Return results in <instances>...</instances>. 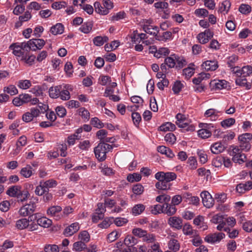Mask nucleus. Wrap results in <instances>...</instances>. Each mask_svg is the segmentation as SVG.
<instances>
[{
	"mask_svg": "<svg viewBox=\"0 0 252 252\" xmlns=\"http://www.w3.org/2000/svg\"><path fill=\"white\" fill-rule=\"evenodd\" d=\"M177 211L176 207L171 203H165L163 205V213L169 216L174 215Z\"/></svg>",
	"mask_w": 252,
	"mask_h": 252,
	"instance_id": "20",
	"label": "nucleus"
},
{
	"mask_svg": "<svg viewBox=\"0 0 252 252\" xmlns=\"http://www.w3.org/2000/svg\"><path fill=\"white\" fill-rule=\"evenodd\" d=\"M36 205L33 202L30 201L29 203L22 206L18 211L19 215L23 217L29 216L31 221L36 219L37 214H32L35 211Z\"/></svg>",
	"mask_w": 252,
	"mask_h": 252,
	"instance_id": "2",
	"label": "nucleus"
},
{
	"mask_svg": "<svg viewBox=\"0 0 252 252\" xmlns=\"http://www.w3.org/2000/svg\"><path fill=\"white\" fill-rule=\"evenodd\" d=\"M20 173L24 177L29 178L32 174V167L30 165H27L26 167L22 168Z\"/></svg>",
	"mask_w": 252,
	"mask_h": 252,
	"instance_id": "44",
	"label": "nucleus"
},
{
	"mask_svg": "<svg viewBox=\"0 0 252 252\" xmlns=\"http://www.w3.org/2000/svg\"><path fill=\"white\" fill-rule=\"evenodd\" d=\"M211 85L215 90H221L226 88L227 86V82L224 80H214L211 83Z\"/></svg>",
	"mask_w": 252,
	"mask_h": 252,
	"instance_id": "25",
	"label": "nucleus"
},
{
	"mask_svg": "<svg viewBox=\"0 0 252 252\" xmlns=\"http://www.w3.org/2000/svg\"><path fill=\"white\" fill-rule=\"evenodd\" d=\"M240 142V149L243 151H248L251 148L250 142L252 140V134L250 133H245L238 137Z\"/></svg>",
	"mask_w": 252,
	"mask_h": 252,
	"instance_id": "8",
	"label": "nucleus"
},
{
	"mask_svg": "<svg viewBox=\"0 0 252 252\" xmlns=\"http://www.w3.org/2000/svg\"><path fill=\"white\" fill-rule=\"evenodd\" d=\"M176 58L175 67L176 68L181 69L187 64V62L183 57L176 55Z\"/></svg>",
	"mask_w": 252,
	"mask_h": 252,
	"instance_id": "37",
	"label": "nucleus"
},
{
	"mask_svg": "<svg viewBox=\"0 0 252 252\" xmlns=\"http://www.w3.org/2000/svg\"><path fill=\"white\" fill-rule=\"evenodd\" d=\"M230 6L231 3L230 1L228 0H224L220 5L219 12L225 15L228 13Z\"/></svg>",
	"mask_w": 252,
	"mask_h": 252,
	"instance_id": "29",
	"label": "nucleus"
},
{
	"mask_svg": "<svg viewBox=\"0 0 252 252\" xmlns=\"http://www.w3.org/2000/svg\"><path fill=\"white\" fill-rule=\"evenodd\" d=\"M108 40V38L107 36L102 37L100 36H98L94 38L93 42L95 45L100 46Z\"/></svg>",
	"mask_w": 252,
	"mask_h": 252,
	"instance_id": "48",
	"label": "nucleus"
},
{
	"mask_svg": "<svg viewBox=\"0 0 252 252\" xmlns=\"http://www.w3.org/2000/svg\"><path fill=\"white\" fill-rule=\"evenodd\" d=\"M36 222L38 225L45 228L49 227L51 225L52 223V220L46 217H41L37 219Z\"/></svg>",
	"mask_w": 252,
	"mask_h": 252,
	"instance_id": "31",
	"label": "nucleus"
},
{
	"mask_svg": "<svg viewBox=\"0 0 252 252\" xmlns=\"http://www.w3.org/2000/svg\"><path fill=\"white\" fill-rule=\"evenodd\" d=\"M146 230H143L140 228H134L132 230V233L135 236L142 239L144 236V235L146 234Z\"/></svg>",
	"mask_w": 252,
	"mask_h": 252,
	"instance_id": "60",
	"label": "nucleus"
},
{
	"mask_svg": "<svg viewBox=\"0 0 252 252\" xmlns=\"http://www.w3.org/2000/svg\"><path fill=\"white\" fill-rule=\"evenodd\" d=\"M69 86L57 85L49 88L48 93L49 96L54 99L60 98L62 100H68L70 98L68 91Z\"/></svg>",
	"mask_w": 252,
	"mask_h": 252,
	"instance_id": "1",
	"label": "nucleus"
},
{
	"mask_svg": "<svg viewBox=\"0 0 252 252\" xmlns=\"http://www.w3.org/2000/svg\"><path fill=\"white\" fill-rule=\"evenodd\" d=\"M64 31L63 26L61 23H58L51 28L50 32L54 35L62 34Z\"/></svg>",
	"mask_w": 252,
	"mask_h": 252,
	"instance_id": "32",
	"label": "nucleus"
},
{
	"mask_svg": "<svg viewBox=\"0 0 252 252\" xmlns=\"http://www.w3.org/2000/svg\"><path fill=\"white\" fill-rule=\"evenodd\" d=\"M201 66L206 70L214 71L218 68V64L216 60L206 61L202 63Z\"/></svg>",
	"mask_w": 252,
	"mask_h": 252,
	"instance_id": "18",
	"label": "nucleus"
},
{
	"mask_svg": "<svg viewBox=\"0 0 252 252\" xmlns=\"http://www.w3.org/2000/svg\"><path fill=\"white\" fill-rule=\"evenodd\" d=\"M86 248V245L82 241H78L73 244V250L76 252H81Z\"/></svg>",
	"mask_w": 252,
	"mask_h": 252,
	"instance_id": "55",
	"label": "nucleus"
},
{
	"mask_svg": "<svg viewBox=\"0 0 252 252\" xmlns=\"http://www.w3.org/2000/svg\"><path fill=\"white\" fill-rule=\"evenodd\" d=\"M252 189V182L248 181L246 183H240L238 184L236 188L237 192L239 193H243L246 191Z\"/></svg>",
	"mask_w": 252,
	"mask_h": 252,
	"instance_id": "19",
	"label": "nucleus"
},
{
	"mask_svg": "<svg viewBox=\"0 0 252 252\" xmlns=\"http://www.w3.org/2000/svg\"><path fill=\"white\" fill-rule=\"evenodd\" d=\"M112 149V146L105 142H100L94 149V153L96 158L102 161L106 158V154Z\"/></svg>",
	"mask_w": 252,
	"mask_h": 252,
	"instance_id": "3",
	"label": "nucleus"
},
{
	"mask_svg": "<svg viewBox=\"0 0 252 252\" xmlns=\"http://www.w3.org/2000/svg\"><path fill=\"white\" fill-rule=\"evenodd\" d=\"M80 229L79 224L78 222H74L67 227L64 230V234L68 237L73 235Z\"/></svg>",
	"mask_w": 252,
	"mask_h": 252,
	"instance_id": "16",
	"label": "nucleus"
},
{
	"mask_svg": "<svg viewBox=\"0 0 252 252\" xmlns=\"http://www.w3.org/2000/svg\"><path fill=\"white\" fill-rule=\"evenodd\" d=\"M219 112L215 109H209L206 111L204 113V116L206 118H209L210 120L212 121H215L217 120L219 117Z\"/></svg>",
	"mask_w": 252,
	"mask_h": 252,
	"instance_id": "21",
	"label": "nucleus"
},
{
	"mask_svg": "<svg viewBox=\"0 0 252 252\" xmlns=\"http://www.w3.org/2000/svg\"><path fill=\"white\" fill-rule=\"evenodd\" d=\"M238 60V57L235 55H232L228 58L227 64L228 66L230 67L231 70L233 69V67H236L234 66V64Z\"/></svg>",
	"mask_w": 252,
	"mask_h": 252,
	"instance_id": "61",
	"label": "nucleus"
},
{
	"mask_svg": "<svg viewBox=\"0 0 252 252\" xmlns=\"http://www.w3.org/2000/svg\"><path fill=\"white\" fill-rule=\"evenodd\" d=\"M17 85L21 89L27 90L31 87L32 83L29 80H20L17 82Z\"/></svg>",
	"mask_w": 252,
	"mask_h": 252,
	"instance_id": "39",
	"label": "nucleus"
},
{
	"mask_svg": "<svg viewBox=\"0 0 252 252\" xmlns=\"http://www.w3.org/2000/svg\"><path fill=\"white\" fill-rule=\"evenodd\" d=\"M21 189L22 187L20 186H13L8 188L6 194L10 197H16Z\"/></svg>",
	"mask_w": 252,
	"mask_h": 252,
	"instance_id": "26",
	"label": "nucleus"
},
{
	"mask_svg": "<svg viewBox=\"0 0 252 252\" xmlns=\"http://www.w3.org/2000/svg\"><path fill=\"white\" fill-rule=\"evenodd\" d=\"M35 56L32 54H30L29 52H28L24 56L22 57L20 59L21 61L23 62L29 66L32 65L34 62Z\"/></svg>",
	"mask_w": 252,
	"mask_h": 252,
	"instance_id": "28",
	"label": "nucleus"
},
{
	"mask_svg": "<svg viewBox=\"0 0 252 252\" xmlns=\"http://www.w3.org/2000/svg\"><path fill=\"white\" fill-rule=\"evenodd\" d=\"M30 194L27 190H21L16 196L18 202H24L27 200Z\"/></svg>",
	"mask_w": 252,
	"mask_h": 252,
	"instance_id": "47",
	"label": "nucleus"
},
{
	"mask_svg": "<svg viewBox=\"0 0 252 252\" xmlns=\"http://www.w3.org/2000/svg\"><path fill=\"white\" fill-rule=\"evenodd\" d=\"M156 236L154 234L148 233L146 231V234L142 238V240L148 243H152L156 241Z\"/></svg>",
	"mask_w": 252,
	"mask_h": 252,
	"instance_id": "52",
	"label": "nucleus"
},
{
	"mask_svg": "<svg viewBox=\"0 0 252 252\" xmlns=\"http://www.w3.org/2000/svg\"><path fill=\"white\" fill-rule=\"evenodd\" d=\"M145 209V207L143 204H136L132 208V213L134 216L139 215L144 211Z\"/></svg>",
	"mask_w": 252,
	"mask_h": 252,
	"instance_id": "42",
	"label": "nucleus"
},
{
	"mask_svg": "<svg viewBox=\"0 0 252 252\" xmlns=\"http://www.w3.org/2000/svg\"><path fill=\"white\" fill-rule=\"evenodd\" d=\"M79 115L85 121H88L90 119V114L89 112L84 107L80 108L78 110Z\"/></svg>",
	"mask_w": 252,
	"mask_h": 252,
	"instance_id": "53",
	"label": "nucleus"
},
{
	"mask_svg": "<svg viewBox=\"0 0 252 252\" xmlns=\"http://www.w3.org/2000/svg\"><path fill=\"white\" fill-rule=\"evenodd\" d=\"M231 72L233 74H235L236 76L237 77H246L245 76V74L243 71V68H240L238 66H236V67H233V69L231 70Z\"/></svg>",
	"mask_w": 252,
	"mask_h": 252,
	"instance_id": "59",
	"label": "nucleus"
},
{
	"mask_svg": "<svg viewBox=\"0 0 252 252\" xmlns=\"http://www.w3.org/2000/svg\"><path fill=\"white\" fill-rule=\"evenodd\" d=\"M182 227L183 233L186 235H193L196 233L189 223H185L184 225H183Z\"/></svg>",
	"mask_w": 252,
	"mask_h": 252,
	"instance_id": "41",
	"label": "nucleus"
},
{
	"mask_svg": "<svg viewBox=\"0 0 252 252\" xmlns=\"http://www.w3.org/2000/svg\"><path fill=\"white\" fill-rule=\"evenodd\" d=\"M74 209L69 206L65 207L62 211V219L67 217L70 214H72Z\"/></svg>",
	"mask_w": 252,
	"mask_h": 252,
	"instance_id": "63",
	"label": "nucleus"
},
{
	"mask_svg": "<svg viewBox=\"0 0 252 252\" xmlns=\"http://www.w3.org/2000/svg\"><path fill=\"white\" fill-rule=\"evenodd\" d=\"M137 243V239L131 235L127 236L124 240V244L127 247L134 246Z\"/></svg>",
	"mask_w": 252,
	"mask_h": 252,
	"instance_id": "46",
	"label": "nucleus"
},
{
	"mask_svg": "<svg viewBox=\"0 0 252 252\" xmlns=\"http://www.w3.org/2000/svg\"><path fill=\"white\" fill-rule=\"evenodd\" d=\"M40 114V111L38 107H33L30 111L24 113L22 116V120L26 123L32 121L34 118L37 117Z\"/></svg>",
	"mask_w": 252,
	"mask_h": 252,
	"instance_id": "11",
	"label": "nucleus"
},
{
	"mask_svg": "<svg viewBox=\"0 0 252 252\" xmlns=\"http://www.w3.org/2000/svg\"><path fill=\"white\" fill-rule=\"evenodd\" d=\"M177 121L176 124L181 128H186L187 131H192L195 130V126L193 125H189L190 121L187 118V117L183 114L178 113L176 116Z\"/></svg>",
	"mask_w": 252,
	"mask_h": 252,
	"instance_id": "4",
	"label": "nucleus"
},
{
	"mask_svg": "<svg viewBox=\"0 0 252 252\" xmlns=\"http://www.w3.org/2000/svg\"><path fill=\"white\" fill-rule=\"evenodd\" d=\"M29 222H30L29 219L22 218L16 221L15 227L19 230H24L27 228Z\"/></svg>",
	"mask_w": 252,
	"mask_h": 252,
	"instance_id": "23",
	"label": "nucleus"
},
{
	"mask_svg": "<svg viewBox=\"0 0 252 252\" xmlns=\"http://www.w3.org/2000/svg\"><path fill=\"white\" fill-rule=\"evenodd\" d=\"M158 151L161 154L166 155L169 158H172L174 157V154L172 151L169 148L164 146H159L157 147Z\"/></svg>",
	"mask_w": 252,
	"mask_h": 252,
	"instance_id": "27",
	"label": "nucleus"
},
{
	"mask_svg": "<svg viewBox=\"0 0 252 252\" xmlns=\"http://www.w3.org/2000/svg\"><path fill=\"white\" fill-rule=\"evenodd\" d=\"M230 156L232 157V160L236 163L240 164L245 162L246 157L245 154L242 153L243 150L238 146H231Z\"/></svg>",
	"mask_w": 252,
	"mask_h": 252,
	"instance_id": "7",
	"label": "nucleus"
},
{
	"mask_svg": "<svg viewBox=\"0 0 252 252\" xmlns=\"http://www.w3.org/2000/svg\"><path fill=\"white\" fill-rule=\"evenodd\" d=\"M34 192L36 195L38 196H42L44 193L49 191H48V189H46L44 185H43L42 182L40 181L39 185L36 186Z\"/></svg>",
	"mask_w": 252,
	"mask_h": 252,
	"instance_id": "35",
	"label": "nucleus"
},
{
	"mask_svg": "<svg viewBox=\"0 0 252 252\" xmlns=\"http://www.w3.org/2000/svg\"><path fill=\"white\" fill-rule=\"evenodd\" d=\"M25 42L14 43L10 45L9 49L12 50V53L17 57V59H21L28 52H29L26 47Z\"/></svg>",
	"mask_w": 252,
	"mask_h": 252,
	"instance_id": "5",
	"label": "nucleus"
},
{
	"mask_svg": "<svg viewBox=\"0 0 252 252\" xmlns=\"http://www.w3.org/2000/svg\"><path fill=\"white\" fill-rule=\"evenodd\" d=\"M202 203L206 208L212 207L214 203V200L210 193L207 191H203L200 193Z\"/></svg>",
	"mask_w": 252,
	"mask_h": 252,
	"instance_id": "13",
	"label": "nucleus"
},
{
	"mask_svg": "<svg viewBox=\"0 0 252 252\" xmlns=\"http://www.w3.org/2000/svg\"><path fill=\"white\" fill-rule=\"evenodd\" d=\"M225 237V235L222 232H215L210 233L206 236L204 241L208 243L215 244L219 243Z\"/></svg>",
	"mask_w": 252,
	"mask_h": 252,
	"instance_id": "9",
	"label": "nucleus"
},
{
	"mask_svg": "<svg viewBox=\"0 0 252 252\" xmlns=\"http://www.w3.org/2000/svg\"><path fill=\"white\" fill-rule=\"evenodd\" d=\"M225 148L220 142H216L211 146L210 150L212 153L219 154L223 152Z\"/></svg>",
	"mask_w": 252,
	"mask_h": 252,
	"instance_id": "22",
	"label": "nucleus"
},
{
	"mask_svg": "<svg viewBox=\"0 0 252 252\" xmlns=\"http://www.w3.org/2000/svg\"><path fill=\"white\" fill-rule=\"evenodd\" d=\"M126 17V13L124 11H120L118 13H115L111 17V20L113 21H118L125 19Z\"/></svg>",
	"mask_w": 252,
	"mask_h": 252,
	"instance_id": "62",
	"label": "nucleus"
},
{
	"mask_svg": "<svg viewBox=\"0 0 252 252\" xmlns=\"http://www.w3.org/2000/svg\"><path fill=\"white\" fill-rule=\"evenodd\" d=\"M80 138V135L73 134L68 136L67 143L69 146H72L75 144L76 140H79Z\"/></svg>",
	"mask_w": 252,
	"mask_h": 252,
	"instance_id": "64",
	"label": "nucleus"
},
{
	"mask_svg": "<svg viewBox=\"0 0 252 252\" xmlns=\"http://www.w3.org/2000/svg\"><path fill=\"white\" fill-rule=\"evenodd\" d=\"M194 64L193 63H190L189 67L183 70V75L185 76L187 79L190 78L194 74Z\"/></svg>",
	"mask_w": 252,
	"mask_h": 252,
	"instance_id": "36",
	"label": "nucleus"
},
{
	"mask_svg": "<svg viewBox=\"0 0 252 252\" xmlns=\"http://www.w3.org/2000/svg\"><path fill=\"white\" fill-rule=\"evenodd\" d=\"M201 128L197 133L198 135L202 139L208 138L212 135V132L215 129V127L212 124L202 123L199 125Z\"/></svg>",
	"mask_w": 252,
	"mask_h": 252,
	"instance_id": "6",
	"label": "nucleus"
},
{
	"mask_svg": "<svg viewBox=\"0 0 252 252\" xmlns=\"http://www.w3.org/2000/svg\"><path fill=\"white\" fill-rule=\"evenodd\" d=\"M121 236V233L118 231L114 230L110 233L107 236V241L109 242H113L119 238Z\"/></svg>",
	"mask_w": 252,
	"mask_h": 252,
	"instance_id": "54",
	"label": "nucleus"
},
{
	"mask_svg": "<svg viewBox=\"0 0 252 252\" xmlns=\"http://www.w3.org/2000/svg\"><path fill=\"white\" fill-rule=\"evenodd\" d=\"M168 247L170 250L176 252L180 250V245L177 240L172 239L168 243Z\"/></svg>",
	"mask_w": 252,
	"mask_h": 252,
	"instance_id": "30",
	"label": "nucleus"
},
{
	"mask_svg": "<svg viewBox=\"0 0 252 252\" xmlns=\"http://www.w3.org/2000/svg\"><path fill=\"white\" fill-rule=\"evenodd\" d=\"M144 31L146 33L152 35L156 38L158 35V34L159 32V29L157 26H153L149 28H145Z\"/></svg>",
	"mask_w": 252,
	"mask_h": 252,
	"instance_id": "45",
	"label": "nucleus"
},
{
	"mask_svg": "<svg viewBox=\"0 0 252 252\" xmlns=\"http://www.w3.org/2000/svg\"><path fill=\"white\" fill-rule=\"evenodd\" d=\"M158 182L156 183L155 186L158 189L166 190L170 189L172 184L168 183L163 180H158Z\"/></svg>",
	"mask_w": 252,
	"mask_h": 252,
	"instance_id": "24",
	"label": "nucleus"
},
{
	"mask_svg": "<svg viewBox=\"0 0 252 252\" xmlns=\"http://www.w3.org/2000/svg\"><path fill=\"white\" fill-rule=\"evenodd\" d=\"M159 129L162 131H173L176 129V126L171 122H167L162 124Z\"/></svg>",
	"mask_w": 252,
	"mask_h": 252,
	"instance_id": "38",
	"label": "nucleus"
},
{
	"mask_svg": "<svg viewBox=\"0 0 252 252\" xmlns=\"http://www.w3.org/2000/svg\"><path fill=\"white\" fill-rule=\"evenodd\" d=\"M29 52L31 50L35 51L37 50V46L35 39H30L28 42H24Z\"/></svg>",
	"mask_w": 252,
	"mask_h": 252,
	"instance_id": "56",
	"label": "nucleus"
},
{
	"mask_svg": "<svg viewBox=\"0 0 252 252\" xmlns=\"http://www.w3.org/2000/svg\"><path fill=\"white\" fill-rule=\"evenodd\" d=\"M167 222L172 228L177 230H180L182 228L183 220L180 217L176 216L171 217L168 219Z\"/></svg>",
	"mask_w": 252,
	"mask_h": 252,
	"instance_id": "15",
	"label": "nucleus"
},
{
	"mask_svg": "<svg viewBox=\"0 0 252 252\" xmlns=\"http://www.w3.org/2000/svg\"><path fill=\"white\" fill-rule=\"evenodd\" d=\"M62 208L60 206H53L49 208L47 211V214L50 215L55 220H59L62 219Z\"/></svg>",
	"mask_w": 252,
	"mask_h": 252,
	"instance_id": "12",
	"label": "nucleus"
},
{
	"mask_svg": "<svg viewBox=\"0 0 252 252\" xmlns=\"http://www.w3.org/2000/svg\"><path fill=\"white\" fill-rule=\"evenodd\" d=\"M214 33L209 29L205 30L204 32L199 33L197 38L199 43L204 44L207 43L209 40L213 37Z\"/></svg>",
	"mask_w": 252,
	"mask_h": 252,
	"instance_id": "14",
	"label": "nucleus"
},
{
	"mask_svg": "<svg viewBox=\"0 0 252 252\" xmlns=\"http://www.w3.org/2000/svg\"><path fill=\"white\" fill-rule=\"evenodd\" d=\"M131 118L134 126L138 127L141 121V117L140 114L138 112H133L131 114Z\"/></svg>",
	"mask_w": 252,
	"mask_h": 252,
	"instance_id": "58",
	"label": "nucleus"
},
{
	"mask_svg": "<svg viewBox=\"0 0 252 252\" xmlns=\"http://www.w3.org/2000/svg\"><path fill=\"white\" fill-rule=\"evenodd\" d=\"M235 83L237 85L241 87H246L248 89H249L251 87V85L247 83V80L246 77H238L235 79Z\"/></svg>",
	"mask_w": 252,
	"mask_h": 252,
	"instance_id": "50",
	"label": "nucleus"
},
{
	"mask_svg": "<svg viewBox=\"0 0 252 252\" xmlns=\"http://www.w3.org/2000/svg\"><path fill=\"white\" fill-rule=\"evenodd\" d=\"M93 26V24L92 22H87L81 25L79 28V30L84 33H89L92 30Z\"/></svg>",
	"mask_w": 252,
	"mask_h": 252,
	"instance_id": "33",
	"label": "nucleus"
},
{
	"mask_svg": "<svg viewBox=\"0 0 252 252\" xmlns=\"http://www.w3.org/2000/svg\"><path fill=\"white\" fill-rule=\"evenodd\" d=\"M176 54H172L164 59V63L169 68H173L176 65Z\"/></svg>",
	"mask_w": 252,
	"mask_h": 252,
	"instance_id": "34",
	"label": "nucleus"
},
{
	"mask_svg": "<svg viewBox=\"0 0 252 252\" xmlns=\"http://www.w3.org/2000/svg\"><path fill=\"white\" fill-rule=\"evenodd\" d=\"M150 210L152 214L154 215H157L161 213H163V205L157 204L151 206L150 207Z\"/></svg>",
	"mask_w": 252,
	"mask_h": 252,
	"instance_id": "49",
	"label": "nucleus"
},
{
	"mask_svg": "<svg viewBox=\"0 0 252 252\" xmlns=\"http://www.w3.org/2000/svg\"><path fill=\"white\" fill-rule=\"evenodd\" d=\"M155 178L157 180H163L168 183L175 180L177 178V175L174 172H158L155 174Z\"/></svg>",
	"mask_w": 252,
	"mask_h": 252,
	"instance_id": "10",
	"label": "nucleus"
},
{
	"mask_svg": "<svg viewBox=\"0 0 252 252\" xmlns=\"http://www.w3.org/2000/svg\"><path fill=\"white\" fill-rule=\"evenodd\" d=\"M193 223L197 226L198 228L201 229L202 230L208 229L207 224L204 221V217L202 216L199 215L195 218L193 220Z\"/></svg>",
	"mask_w": 252,
	"mask_h": 252,
	"instance_id": "17",
	"label": "nucleus"
},
{
	"mask_svg": "<svg viewBox=\"0 0 252 252\" xmlns=\"http://www.w3.org/2000/svg\"><path fill=\"white\" fill-rule=\"evenodd\" d=\"M3 91L10 94L11 95H14L18 93V91L16 87L13 85H10L3 88Z\"/></svg>",
	"mask_w": 252,
	"mask_h": 252,
	"instance_id": "51",
	"label": "nucleus"
},
{
	"mask_svg": "<svg viewBox=\"0 0 252 252\" xmlns=\"http://www.w3.org/2000/svg\"><path fill=\"white\" fill-rule=\"evenodd\" d=\"M102 4L105 7L104 10L100 11L103 14H108L109 10L112 9L114 7L113 3L110 0H103Z\"/></svg>",
	"mask_w": 252,
	"mask_h": 252,
	"instance_id": "40",
	"label": "nucleus"
},
{
	"mask_svg": "<svg viewBox=\"0 0 252 252\" xmlns=\"http://www.w3.org/2000/svg\"><path fill=\"white\" fill-rule=\"evenodd\" d=\"M30 92L36 96H42L43 94L42 87L39 85L35 86L32 88Z\"/></svg>",
	"mask_w": 252,
	"mask_h": 252,
	"instance_id": "57",
	"label": "nucleus"
},
{
	"mask_svg": "<svg viewBox=\"0 0 252 252\" xmlns=\"http://www.w3.org/2000/svg\"><path fill=\"white\" fill-rule=\"evenodd\" d=\"M169 54V50L167 48H159L157 53H155V57L157 58H160L165 57Z\"/></svg>",
	"mask_w": 252,
	"mask_h": 252,
	"instance_id": "43",
	"label": "nucleus"
}]
</instances>
